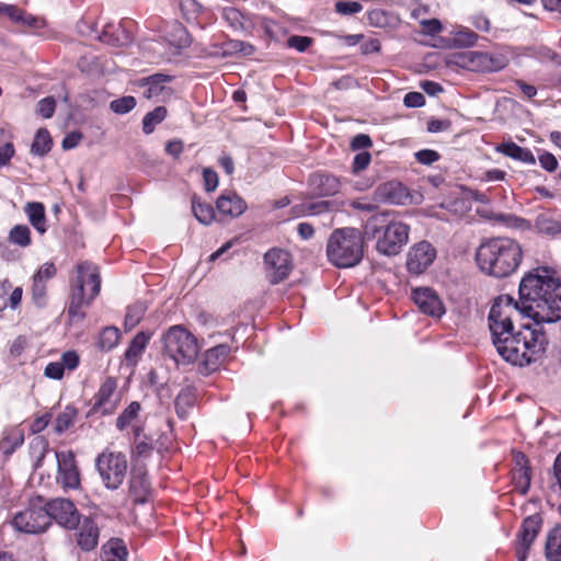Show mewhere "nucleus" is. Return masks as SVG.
Here are the masks:
<instances>
[{
  "mask_svg": "<svg viewBox=\"0 0 561 561\" xmlns=\"http://www.w3.org/2000/svg\"><path fill=\"white\" fill-rule=\"evenodd\" d=\"M195 392L193 388L186 387L182 389L175 398L174 405L179 417L185 419L190 409L195 404Z\"/></svg>",
  "mask_w": 561,
  "mask_h": 561,
  "instance_id": "29",
  "label": "nucleus"
},
{
  "mask_svg": "<svg viewBox=\"0 0 561 561\" xmlns=\"http://www.w3.org/2000/svg\"><path fill=\"white\" fill-rule=\"evenodd\" d=\"M171 77L164 73H154L152 76L138 80V85L144 88V96L146 99H158L165 93H170L167 83L171 81Z\"/></svg>",
  "mask_w": 561,
  "mask_h": 561,
  "instance_id": "17",
  "label": "nucleus"
},
{
  "mask_svg": "<svg viewBox=\"0 0 561 561\" xmlns=\"http://www.w3.org/2000/svg\"><path fill=\"white\" fill-rule=\"evenodd\" d=\"M56 482L64 490H77L80 486V472L76 456L71 450L56 451Z\"/></svg>",
  "mask_w": 561,
  "mask_h": 561,
  "instance_id": "9",
  "label": "nucleus"
},
{
  "mask_svg": "<svg viewBox=\"0 0 561 561\" xmlns=\"http://www.w3.org/2000/svg\"><path fill=\"white\" fill-rule=\"evenodd\" d=\"M203 180H204L206 191L213 192L217 188L218 174L214 170H211L209 168H205L203 170Z\"/></svg>",
  "mask_w": 561,
  "mask_h": 561,
  "instance_id": "53",
  "label": "nucleus"
},
{
  "mask_svg": "<svg viewBox=\"0 0 561 561\" xmlns=\"http://www.w3.org/2000/svg\"><path fill=\"white\" fill-rule=\"evenodd\" d=\"M150 336L139 332L130 342L125 352V360L128 365L135 366L147 347Z\"/></svg>",
  "mask_w": 561,
  "mask_h": 561,
  "instance_id": "25",
  "label": "nucleus"
},
{
  "mask_svg": "<svg viewBox=\"0 0 561 561\" xmlns=\"http://www.w3.org/2000/svg\"><path fill=\"white\" fill-rule=\"evenodd\" d=\"M118 34H111L108 28L104 30L99 39L103 43L119 46L128 43L130 41V36L124 30H117Z\"/></svg>",
  "mask_w": 561,
  "mask_h": 561,
  "instance_id": "40",
  "label": "nucleus"
},
{
  "mask_svg": "<svg viewBox=\"0 0 561 561\" xmlns=\"http://www.w3.org/2000/svg\"><path fill=\"white\" fill-rule=\"evenodd\" d=\"M0 13H4L14 22H21L24 16V12L14 5L0 3Z\"/></svg>",
  "mask_w": 561,
  "mask_h": 561,
  "instance_id": "58",
  "label": "nucleus"
},
{
  "mask_svg": "<svg viewBox=\"0 0 561 561\" xmlns=\"http://www.w3.org/2000/svg\"><path fill=\"white\" fill-rule=\"evenodd\" d=\"M119 337L121 333L117 328L106 327L101 331L95 345L102 352H110L118 344Z\"/></svg>",
  "mask_w": 561,
  "mask_h": 561,
  "instance_id": "31",
  "label": "nucleus"
},
{
  "mask_svg": "<svg viewBox=\"0 0 561 561\" xmlns=\"http://www.w3.org/2000/svg\"><path fill=\"white\" fill-rule=\"evenodd\" d=\"M497 220L504 222L507 227L519 228V229H529L530 224L526 219L514 215H499Z\"/></svg>",
  "mask_w": 561,
  "mask_h": 561,
  "instance_id": "47",
  "label": "nucleus"
},
{
  "mask_svg": "<svg viewBox=\"0 0 561 561\" xmlns=\"http://www.w3.org/2000/svg\"><path fill=\"white\" fill-rule=\"evenodd\" d=\"M363 10V5L356 1H339L335 3V11L343 15L358 13Z\"/></svg>",
  "mask_w": 561,
  "mask_h": 561,
  "instance_id": "46",
  "label": "nucleus"
},
{
  "mask_svg": "<svg viewBox=\"0 0 561 561\" xmlns=\"http://www.w3.org/2000/svg\"><path fill=\"white\" fill-rule=\"evenodd\" d=\"M537 58L542 62H553L561 65V55L552 51L548 47H539L536 51Z\"/></svg>",
  "mask_w": 561,
  "mask_h": 561,
  "instance_id": "49",
  "label": "nucleus"
},
{
  "mask_svg": "<svg viewBox=\"0 0 561 561\" xmlns=\"http://www.w3.org/2000/svg\"><path fill=\"white\" fill-rule=\"evenodd\" d=\"M192 210L195 218L203 225H209L215 218V210L210 204L202 203L199 197H192Z\"/></svg>",
  "mask_w": 561,
  "mask_h": 561,
  "instance_id": "33",
  "label": "nucleus"
},
{
  "mask_svg": "<svg viewBox=\"0 0 561 561\" xmlns=\"http://www.w3.org/2000/svg\"><path fill=\"white\" fill-rule=\"evenodd\" d=\"M145 312H146V307L141 302L130 306L127 309V312L125 316V323H124L125 328L128 330L135 328L142 319Z\"/></svg>",
  "mask_w": 561,
  "mask_h": 561,
  "instance_id": "38",
  "label": "nucleus"
},
{
  "mask_svg": "<svg viewBox=\"0 0 561 561\" xmlns=\"http://www.w3.org/2000/svg\"><path fill=\"white\" fill-rule=\"evenodd\" d=\"M56 274V267L53 263H45L34 275L33 280L43 282V279H49Z\"/></svg>",
  "mask_w": 561,
  "mask_h": 561,
  "instance_id": "56",
  "label": "nucleus"
},
{
  "mask_svg": "<svg viewBox=\"0 0 561 561\" xmlns=\"http://www.w3.org/2000/svg\"><path fill=\"white\" fill-rule=\"evenodd\" d=\"M519 301L499 296L489 312L491 337L506 362L524 366L539 359L548 339L541 323L561 320V279L547 267L528 272L519 284Z\"/></svg>",
  "mask_w": 561,
  "mask_h": 561,
  "instance_id": "1",
  "label": "nucleus"
},
{
  "mask_svg": "<svg viewBox=\"0 0 561 561\" xmlns=\"http://www.w3.org/2000/svg\"><path fill=\"white\" fill-rule=\"evenodd\" d=\"M407 107H421L425 104V98L420 92H409L403 99Z\"/></svg>",
  "mask_w": 561,
  "mask_h": 561,
  "instance_id": "54",
  "label": "nucleus"
},
{
  "mask_svg": "<svg viewBox=\"0 0 561 561\" xmlns=\"http://www.w3.org/2000/svg\"><path fill=\"white\" fill-rule=\"evenodd\" d=\"M76 414V410L69 407L59 413L54 426L55 432L61 434L67 431L72 425Z\"/></svg>",
  "mask_w": 561,
  "mask_h": 561,
  "instance_id": "39",
  "label": "nucleus"
},
{
  "mask_svg": "<svg viewBox=\"0 0 561 561\" xmlns=\"http://www.w3.org/2000/svg\"><path fill=\"white\" fill-rule=\"evenodd\" d=\"M168 111L164 106H158L153 111L147 113L142 119V130L145 134H151L156 126L167 117Z\"/></svg>",
  "mask_w": 561,
  "mask_h": 561,
  "instance_id": "36",
  "label": "nucleus"
},
{
  "mask_svg": "<svg viewBox=\"0 0 561 561\" xmlns=\"http://www.w3.org/2000/svg\"><path fill=\"white\" fill-rule=\"evenodd\" d=\"M55 107H56V102H55L54 98H51V96L42 99L37 103V112L44 118H50L55 112Z\"/></svg>",
  "mask_w": 561,
  "mask_h": 561,
  "instance_id": "48",
  "label": "nucleus"
},
{
  "mask_svg": "<svg viewBox=\"0 0 561 561\" xmlns=\"http://www.w3.org/2000/svg\"><path fill=\"white\" fill-rule=\"evenodd\" d=\"M116 381L113 378H106L101 385L99 391L94 397L93 409L103 414H111L116 409L115 399Z\"/></svg>",
  "mask_w": 561,
  "mask_h": 561,
  "instance_id": "16",
  "label": "nucleus"
},
{
  "mask_svg": "<svg viewBox=\"0 0 561 561\" xmlns=\"http://www.w3.org/2000/svg\"><path fill=\"white\" fill-rule=\"evenodd\" d=\"M136 106V100L134 96H123L113 100L110 103V108L116 114H126Z\"/></svg>",
  "mask_w": 561,
  "mask_h": 561,
  "instance_id": "42",
  "label": "nucleus"
},
{
  "mask_svg": "<svg viewBox=\"0 0 561 561\" xmlns=\"http://www.w3.org/2000/svg\"><path fill=\"white\" fill-rule=\"evenodd\" d=\"M412 299L419 309L431 317L440 318L445 313V307L438 295L428 287L415 288Z\"/></svg>",
  "mask_w": 561,
  "mask_h": 561,
  "instance_id": "13",
  "label": "nucleus"
},
{
  "mask_svg": "<svg viewBox=\"0 0 561 561\" xmlns=\"http://www.w3.org/2000/svg\"><path fill=\"white\" fill-rule=\"evenodd\" d=\"M12 526L19 533L27 535L45 533L50 527L45 500L42 496L31 499L28 505L14 515Z\"/></svg>",
  "mask_w": 561,
  "mask_h": 561,
  "instance_id": "7",
  "label": "nucleus"
},
{
  "mask_svg": "<svg viewBox=\"0 0 561 561\" xmlns=\"http://www.w3.org/2000/svg\"><path fill=\"white\" fill-rule=\"evenodd\" d=\"M25 211L27 214L28 220L32 226L39 232L44 233L46 231V219H45V208L41 203H27L25 207Z\"/></svg>",
  "mask_w": 561,
  "mask_h": 561,
  "instance_id": "30",
  "label": "nucleus"
},
{
  "mask_svg": "<svg viewBox=\"0 0 561 561\" xmlns=\"http://www.w3.org/2000/svg\"><path fill=\"white\" fill-rule=\"evenodd\" d=\"M370 159H371L370 153H368L366 151L357 153L353 160V171L359 172V171L366 169L368 167V164L370 163Z\"/></svg>",
  "mask_w": 561,
  "mask_h": 561,
  "instance_id": "57",
  "label": "nucleus"
},
{
  "mask_svg": "<svg viewBox=\"0 0 561 561\" xmlns=\"http://www.w3.org/2000/svg\"><path fill=\"white\" fill-rule=\"evenodd\" d=\"M420 25L421 32L428 36H435L443 31V25L438 19L422 20Z\"/></svg>",
  "mask_w": 561,
  "mask_h": 561,
  "instance_id": "45",
  "label": "nucleus"
},
{
  "mask_svg": "<svg viewBox=\"0 0 561 561\" xmlns=\"http://www.w3.org/2000/svg\"><path fill=\"white\" fill-rule=\"evenodd\" d=\"M81 138H82V136L80 133L72 131V133L68 134L62 140V148L65 150H69V149L77 147L79 145Z\"/></svg>",
  "mask_w": 561,
  "mask_h": 561,
  "instance_id": "64",
  "label": "nucleus"
},
{
  "mask_svg": "<svg viewBox=\"0 0 561 561\" xmlns=\"http://www.w3.org/2000/svg\"><path fill=\"white\" fill-rule=\"evenodd\" d=\"M9 241L20 247L31 244V230L25 225H16L9 232Z\"/></svg>",
  "mask_w": 561,
  "mask_h": 561,
  "instance_id": "37",
  "label": "nucleus"
},
{
  "mask_svg": "<svg viewBox=\"0 0 561 561\" xmlns=\"http://www.w3.org/2000/svg\"><path fill=\"white\" fill-rule=\"evenodd\" d=\"M59 363L64 365V368L75 369L79 364V356L76 352H66Z\"/></svg>",
  "mask_w": 561,
  "mask_h": 561,
  "instance_id": "62",
  "label": "nucleus"
},
{
  "mask_svg": "<svg viewBox=\"0 0 561 561\" xmlns=\"http://www.w3.org/2000/svg\"><path fill=\"white\" fill-rule=\"evenodd\" d=\"M217 210L229 217H239L247 210V203L236 193L221 194L216 202Z\"/></svg>",
  "mask_w": 561,
  "mask_h": 561,
  "instance_id": "20",
  "label": "nucleus"
},
{
  "mask_svg": "<svg viewBox=\"0 0 561 561\" xmlns=\"http://www.w3.org/2000/svg\"><path fill=\"white\" fill-rule=\"evenodd\" d=\"M536 228L546 234L561 233V216L541 214L536 219Z\"/></svg>",
  "mask_w": 561,
  "mask_h": 561,
  "instance_id": "32",
  "label": "nucleus"
},
{
  "mask_svg": "<svg viewBox=\"0 0 561 561\" xmlns=\"http://www.w3.org/2000/svg\"><path fill=\"white\" fill-rule=\"evenodd\" d=\"M435 257L436 250L430 242H419L408 253L407 267L410 273L421 274L432 265Z\"/></svg>",
  "mask_w": 561,
  "mask_h": 561,
  "instance_id": "12",
  "label": "nucleus"
},
{
  "mask_svg": "<svg viewBox=\"0 0 561 561\" xmlns=\"http://www.w3.org/2000/svg\"><path fill=\"white\" fill-rule=\"evenodd\" d=\"M540 165L548 172H553L558 168L557 158L550 152H543L539 156Z\"/></svg>",
  "mask_w": 561,
  "mask_h": 561,
  "instance_id": "55",
  "label": "nucleus"
},
{
  "mask_svg": "<svg viewBox=\"0 0 561 561\" xmlns=\"http://www.w3.org/2000/svg\"><path fill=\"white\" fill-rule=\"evenodd\" d=\"M183 142L182 140L179 139L171 140L165 145L167 153L175 159L179 158L180 154L183 152Z\"/></svg>",
  "mask_w": 561,
  "mask_h": 561,
  "instance_id": "63",
  "label": "nucleus"
},
{
  "mask_svg": "<svg viewBox=\"0 0 561 561\" xmlns=\"http://www.w3.org/2000/svg\"><path fill=\"white\" fill-rule=\"evenodd\" d=\"M45 503L50 522L55 520L66 529H76L79 526L81 515L72 501L56 497Z\"/></svg>",
  "mask_w": 561,
  "mask_h": 561,
  "instance_id": "10",
  "label": "nucleus"
},
{
  "mask_svg": "<svg viewBox=\"0 0 561 561\" xmlns=\"http://www.w3.org/2000/svg\"><path fill=\"white\" fill-rule=\"evenodd\" d=\"M332 204L333 203L329 201L310 202L295 206L293 209L297 216L319 215L328 211Z\"/></svg>",
  "mask_w": 561,
  "mask_h": 561,
  "instance_id": "35",
  "label": "nucleus"
},
{
  "mask_svg": "<svg viewBox=\"0 0 561 561\" xmlns=\"http://www.w3.org/2000/svg\"><path fill=\"white\" fill-rule=\"evenodd\" d=\"M363 238L355 228L335 229L328 240V260L342 268L357 265L364 254Z\"/></svg>",
  "mask_w": 561,
  "mask_h": 561,
  "instance_id": "4",
  "label": "nucleus"
},
{
  "mask_svg": "<svg viewBox=\"0 0 561 561\" xmlns=\"http://www.w3.org/2000/svg\"><path fill=\"white\" fill-rule=\"evenodd\" d=\"M141 412V405L137 401H133L128 404L127 408L124 409V411L117 416L116 419V427L119 431H124L127 427L131 426L134 428L137 424V421L139 420Z\"/></svg>",
  "mask_w": 561,
  "mask_h": 561,
  "instance_id": "27",
  "label": "nucleus"
},
{
  "mask_svg": "<svg viewBox=\"0 0 561 561\" xmlns=\"http://www.w3.org/2000/svg\"><path fill=\"white\" fill-rule=\"evenodd\" d=\"M77 268L78 279L72 289L68 308L70 321H81L84 319L85 313L82 311V308L91 304L99 295L101 288V276L94 264L83 262L78 264Z\"/></svg>",
  "mask_w": 561,
  "mask_h": 561,
  "instance_id": "5",
  "label": "nucleus"
},
{
  "mask_svg": "<svg viewBox=\"0 0 561 561\" xmlns=\"http://www.w3.org/2000/svg\"><path fill=\"white\" fill-rule=\"evenodd\" d=\"M410 228L401 221L389 218L387 213L370 216L364 225L363 233L367 240H377L376 250L383 255L398 254L409 240Z\"/></svg>",
  "mask_w": 561,
  "mask_h": 561,
  "instance_id": "3",
  "label": "nucleus"
},
{
  "mask_svg": "<svg viewBox=\"0 0 561 561\" xmlns=\"http://www.w3.org/2000/svg\"><path fill=\"white\" fill-rule=\"evenodd\" d=\"M266 276L272 284L286 279L293 270L289 252L282 249H272L264 255Z\"/></svg>",
  "mask_w": 561,
  "mask_h": 561,
  "instance_id": "11",
  "label": "nucleus"
},
{
  "mask_svg": "<svg viewBox=\"0 0 561 561\" xmlns=\"http://www.w3.org/2000/svg\"><path fill=\"white\" fill-rule=\"evenodd\" d=\"M523 259L522 245L507 237L483 241L476 253L480 270L493 277L504 278L516 272Z\"/></svg>",
  "mask_w": 561,
  "mask_h": 561,
  "instance_id": "2",
  "label": "nucleus"
},
{
  "mask_svg": "<svg viewBox=\"0 0 561 561\" xmlns=\"http://www.w3.org/2000/svg\"><path fill=\"white\" fill-rule=\"evenodd\" d=\"M51 138L47 129L41 128L37 130L34 141L31 146V152L35 156L43 157L51 149Z\"/></svg>",
  "mask_w": 561,
  "mask_h": 561,
  "instance_id": "34",
  "label": "nucleus"
},
{
  "mask_svg": "<svg viewBox=\"0 0 561 561\" xmlns=\"http://www.w3.org/2000/svg\"><path fill=\"white\" fill-rule=\"evenodd\" d=\"M439 158V153L432 149H423L415 153V159L417 160V162L424 165H431L434 162L438 161Z\"/></svg>",
  "mask_w": 561,
  "mask_h": 561,
  "instance_id": "50",
  "label": "nucleus"
},
{
  "mask_svg": "<svg viewBox=\"0 0 561 561\" xmlns=\"http://www.w3.org/2000/svg\"><path fill=\"white\" fill-rule=\"evenodd\" d=\"M32 448L38 453L37 458L34 462V468L38 469L43 465V460L48 451V444L44 439H37L32 444Z\"/></svg>",
  "mask_w": 561,
  "mask_h": 561,
  "instance_id": "52",
  "label": "nucleus"
},
{
  "mask_svg": "<svg viewBox=\"0 0 561 561\" xmlns=\"http://www.w3.org/2000/svg\"><path fill=\"white\" fill-rule=\"evenodd\" d=\"M64 365L59 362L49 363L45 368V376L51 379H60L64 376Z\"/></svg>",
  "mask_w": 561,
  "mask_h": 561,
  "instance_id": "59",
  "label": "nucleus"
},
{
  "mask_svg": "<svg viewBox=\"0 0 561 561\" xmlns=\"http://www.w3.org/2000/svg\"><path fill=\"white\" fill-rule=\"evenodd\" d=\"M454 39L460 46L471 47L476 45L478 35L469 28H462L455 33Z\"/></svg>",
  "mask_w": 561,
  "mask_h": 561,
  "instance_id": "43",
  "label": "nucleus"
},
{
  "mask_svg": "<svg viewBox=\"0 0 561 561\" xmlns=\"http://www.w3.org/2000/svg\"><path fill=\"white\" fill-rule=\"evenodd\" d=\"M77 534L78 546L85 551L93 550L99 543L100 529L91 518L80 520Z\"/></svg>",
  "mask_w": 561,
  "mask_h": 561,
  "instance_id": "18",
  "label": "nucleus"
},
{
  "mask_svg": "<svg viewBox=\"0 0 561 561\" xmlns=\"http://www.w3.org/2000/svg\"><path fill=\"white\" fill-rule=\"evenodd\" d=\"M373 145V141L368 135L358 134L356 135L351 142V146L354 150L366 149Z\"/></svg>",
  "mask_w": 561,
  "mask_h": 561,
  "instance_id": "60",
  "label": "nucleus"
},
{
  "mask_svg": "<svg viewBox=\"0 0 561 561\" xmlns=\"http://www.w3.org/2000/svg\"><path fill=\"white\" fill-rule=\"evenodd\" d=\"M134 442L135 448L133 450L134 457L137 459H147L151 456L154 446L152 443V438L145 434L144 425H135L134 426Z\"/></svg>",
  "mask_w": 561,
  "mask_h": 561,
  "instance_id": "21",
  "label": "nucleus"
},
{
  "mask_svg": "<svg viewBox=\"0 0 561 561\" xmlns=\"http://www.w3.org/2000/svg\"><path fill=\"white\" fill-rule=\"evenodd\" d=\"M230 353V347L219 344L206 351L204 355V367L207 371H215L225 362Z\"/></svg>",
  "mask_w": 561,
  "mask_h": 561,
  "instance_id": "24",
  "label": "nucleus"
},
{
  "mask_svg": "<svg viewBox=\"0 0 561 561\" xmlns=\"http://www.w3.org/2000/svg\"><path fill=\"white\" fill-rule=\"evenodd\" d=\"M386 188L389 193V201L393 204H404L408 198L407 188L400 183H388Z\"/></svg>",
  "mask_w": 561,
  "mask_h": 561,
  "instance_id": "41",
  "label": "nucleus"
},
{
  "mask_svg": "<svg viewBox=\"0 0 561 561\" xmlns=\"http://www.w3.org/2000/svg\"><path fill=\"white\" fill-rule=\"evenodd\" d=\"M14 146L11 142L0 147V167L9 163L11 158L14 156Z\"/></svg>",
  "mask_w": 561,
  "mask_h": 561,
  "instance_id": "61",
  "label": "nucleus"
},
{
  "mask_svg": "<svg viewBox=\"0 0 561 561\" xmlns=\"http://www.w3.org/2000/svg\"><path fill=\"white\" fill-rule=\"evenodd\" d=\"M527 459L523 454L517 455V465L518 468L514 470L513 481L515 489L520 494H526L530 486V472L529 468L526 466Z\"/></svg>",
  "mask_w": 561,
  "mask_h": 561,
  "instance_id": "23",
  "label": "nucleus"
},
{
  "mask_svg": "<svg viewBox=\"0 0 561 561\" xmlns=\"http://www.w3.org/2000/svg\"><path fill=\"white\" fill-rule=\"evenodd\" d=\"M496 150L506 157L522 161L527 164H535L536 159L528 148L520 147L515 142H504L497 146Z\"/></svg>",
  "mask_w": 561,
  "mask_h": 561,
  "instance_id": "22",
  "label": "nucleus"
},
{
  "mask_svg": "<svg viewBox=\"0 0 561 561\" xmlns=\"http://www.w3.org/2000/svg\"><path fill=\"white\" fill-rule=\"evenodd\" d=\"M312 44V38L308 36L293 35L287 39V46L299 53L306 51Z\"/></svg>",
  "mask_w": 561,
  "mask_h": 561,
  "instance_id": "44",
  "label": "nucleus"
},
{
  "mask_svg": "<svg viewBox=\"0 0 561 561\" xmlns=\"http://www.w3.org/2000/svg\"><path fill=\"white\" fill-rule=\"evenodd\" d=\"M540 527L541 519L538 515H531L524 519L516 543V556L518 561H525L527 559V551L537 537Z\"/></svg>",
  "mask_w": 561,
  "mask_h": 561,
  "instance_id": "14",
  "label": "nucleus"
},
{
  "mask_svg": "<svg viewBox=\"0 0 561 561\" xmlns=\"http://www.w3.org/2000/svg\"><path fill=\"white\" fill-rule=\"evenodd\" d=\"M545 551L549 561H561V525H557L548 533Z\"/></svg>",
  "mask_w": 561,
  "mask_h": 561,
  "instance_id": "26",
  "label": "nucleus"
},
{
  "mask_svg": "<svg viewBox=\"0 0 561 561\" xmlns=\"http://www.w3.org/2000/svg\"><path fill=\"white\" fill-rule=\"evenodd\" d=\"M164 353L176 364H191L198 355L196 337L182 325L171 327L162 337Z\"/></svg>",
  "mask_w": 561,
  "mask_h": 561,
  "instance_id": "6",
  "label": "nucleus"
},
{
  "mask_svg": "<svg viewBox=\"0 0 561 561\" xmlns=\"http://www.w3.org/2000/svg\"><path fill=\"white\" fill-rule=\"evenodd\" d=\"M127 549L122 540L112 539L102 548V561H126Z\"/></svg>",
  "mask_w": 561,
  "mask_h": 561,
  "instance_id": "28",
  "label": "nucleus"
},
{
  "mask_svg": "<svg viewBox=\"0 0 561 561\" xmlns=\"http://www.w3.org/2000/svg\"><path fill=\"white\" fill-rule=\"evenodd\" d=\"M308 186L316 196H331L340 192L341 182L332 174L313 173L309 176Z\"/></svg>",
  "mask_w": 561,
  "mask_h": 561,
  "instance_id": "15",
  "label": "nucleus"
},
{
  "mask_svg": "<svg viewBox=\"0 0 561 561\" xmlns=\"http://www.w3.org/2000/svg\"><path fill=\"white\" fill-rule=\"evenodd\" d=\"M227 47L229 53H240L244 56H250L254 51V47L251 44L241 41H230Z\"/></svg>",
  "mask_w": 561,
  "mask_h": 561,
  "instance_id": "51",
  "label": "nucleus"
},
{
  "mask_svg": "<svg viewBox=\"0 0 561 561\" xmlns=\"http://www.w3.org/2000/svg\"><path fill=\"white\" fill-rule=\"evenodd\" d=\"M150 492V484L146 471L136 467L131 470L129 480V495L136 503H145Z\"/></svg>",
  "mask_w": 561,
  "mask_h": 561,
  "instance_id": "19",
  "label": "nucleus"
},
{
  "mask_svg": "<svg viewBox=\"0 0 561 561\" xmlns=\"http://www.w3.org/2000/svg\"><path fill=\"white\" fill-rule=\"evenodd\" d=\"M95 467L104 486L108 490H117L124 482L128 462L122 451L105 449L95 459Z\"/></svg>",
  "mask_w": 561,
  "mask_h": 561,
  "instance_id": "8",
  "label": "nucleus"
}]
</instances>
